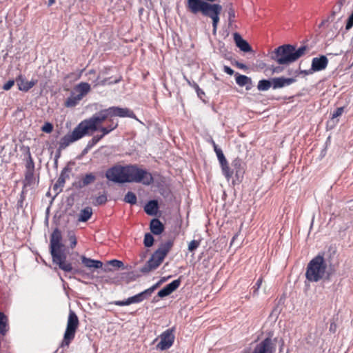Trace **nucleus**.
I'll use <instances>...</instances> for the list:
<instances>
[{
  "label": "nucleus",
  "mask_w": 353,
  "mask_h": 353,
  "mask_svg": "<svg viewBox=\"0 0 353 353\" xmlns=\"http://www.w3.org/2000/svg\"><path fill=\"white\" fill-rule=\"evenodd\" d=\"M118 117H129L135 118L136 116L133 111L127 108H120L117 106H112L106 109L101 110L99 112L92 115L90 118L83 120V121H95L94 125L96 129H89L87 134H90L95 131L101 132L100 134L94 136L91 140L88 141L87 147L90 148L96 145L105 135L110 134L119 125V121L114 118Z\"/></svg>",
  "instance_id": "nucleus-1"
},
{
  "label": "nucleus",
  "mask_w": 353,
  "mask_h": 353,
  "mask_svg": "<svg viewBox=\"0 0 353 353\" xmlns=\"http://www.w3.org/2000/svg\"><path fill=\"white\" fill-rule=\"evenodd\" d=\"M61 232L58 229L54 230L50 237V254L53 263L64 272L74 271V273H77L78 270H73L72 263L66 261V254L63 250L64 245L61 243Z\"/></svg>",
  "instance_id": "nucleus-2"
},
{
  "label": "nucleus",
  "mask_w": 353,
  "mask_h": 353,
  "mask_svg": "<svg viewBox=\"0 0 353 353\" xmlns=\"http://www.w3.org/2000/svg\"><path fill=\"white\" fill-rule=\"evenodd\" d=\"M327 264L323 254H319L307 264L305 277L310 282H318L323 279L329 280L332 272L327 270Z\"/></svg>",
  "instance_id": "nucleus-3"
},
{
  "label": "nucleus",
  "mask_w": 353,
  "mask_h": 353,
  "mask_svg": "<svg viewBox=\"0 0 353 353\" xmlns=\"http://www.w3.org/2000/svg\"><path fill=\"white\" fill-rule=\"evenodd\" d=\"M307 48L301 46L298 49L292 45H283L274 51L272 59L280 65H288L296 61L305 54Z\"/></svg>",
  "instance_id": "nucleus-4"
},
{
  "label": "nucleus",
  "mask_w": 353,
  "mask_h": 353,
  "mask_svg": "<svg viewBox=\"0 0 353 353\" xmlns=\"http://www.w3.org/2000/svg\"><path fill=\"white\" fill-rule=\"evenodd\" d=\"M95 121H81L71 133L63 137L59 143V150H64L71 143L81 139L87 135L89 129H96Z\"/></svg>",
  "instance_id": "nucleus-5"
},
{
  "label": "nucleus",
  "mask_w": 353,
  "mask_h": 353,
  "mask_svg": "<svg viewBox=\"0 0 353 353\" xmlns=\"http://www.w3.org/2000/svg\"><path fill=\"white\" fill-rule=\"evenodd\" d=\"M174 245L173 240H169L160 245L159 248L152 254L146 264L141 268V272L148 273L157 269L170 251Z\"/></svg>",
  "instance_id": "nucleus-6"
},
{
  "label": "nucleus",
  "mask_w": 353,
  "mask_h": 353,
  "mask_svg": "<svg viewBox=\"0 0 353 353\" xmlns=\"http://www.w3.org/2000/svg\"><path fill=\"white\" fill-rule=\"evenodd\" d=\"M125 183H141L149 185L153 183L152 174L137 165H125Z\"/></svg>",
  "instance_id": "nucleus-7"
},
{
  "label": "nucleus",
  "mask_w": 353,
  "mask_h": 353,
  "mask_svg": "<svg viewBox=\"0 0 353 353\" xmlns=\"http://www.w3.org/2000/svg\"><path fill=\"white\" fill-rule=\"evenodd\" d=\"M79 325V321L76 313L70 310L66 329L64 332L63 339L61 342V347H68L75 337L77 330Z\"/></svg>",
  "instance_id": "nucleus-8"
},
{
  "label": "nucleus",
  "mask_w": 353,
  "mask_h": 353,
  "mask_svg": "<svg viewBox=\"0 0 353 353\" xmlns=\"http://www.w3.org/2000/svg\"><path fill=\"white\" fill-rule=\"evenodd\" d=\"M105 177L113 182L125 183V166L114 165L107 170Z\"/></svg>",
  "instance_id": "nucleus-9"
},
{
  "label": "nucleus",
  "mask_w": 353,
  "mask_h": 353,
  "mask_svg": "<svg viewBox=\"0 0 353 353\" xmlns=\"http://www.w3.org/2000/svg\"><path fill=\"white\" fill-rule=\"evenodd\" d=\"M154 290V287L150 288L134 296L128 298L125 301H114L112 302V304H114L117 306H125L129 305L132 303H138L142 302L144 299L147 298V296H150Z\"/></svg>",
  "instance_id": "nucleus-10"
},
{
  "label": "nucleus",
  "mask_w": 353,
  "mask_h": 353,
  "mask_svg": "<svg viewBox=\"0 0 353 353\" xmlns=\"http://www.w3.org/2000/svg\"><path fill=\"white\" fill-rule=\"evenodd\" d=\"M175 328L171 327L167 329L159 336L160 341L157 345V349L160 350H165L169 349L174 343L175 339L174 335Z\"/></svg>",
  "instance_id": "nucleus-11"
},
{
  "label": "nucleus",
  "mask_w": 353,
  "mask_h": 353,
  "mask_svg": "<svg viewBox=\"0 0 353 353\" xmlns=\"http://www.w3.org/2000/svg\"><path fill=\"white\" fill-rule=\"evenodd\" d=\"M276 341L267 337L257 343L251 353H275Z\"/></svg>",
  "instance_id": "nucleus-12"
},
{
  "label": "nucleus",
  "mask_w": 353,
  "mask_h": 353,
  "mask_svg": "<svg viewBox=\"0 0 353 353\" xmlns=\"http://www.w3.org/2000/svg\"><path fill=\"white\" fill-rule=\"evenodd\" d=\"M16 82L19 90L28 92L37 84V80L28 81L23 75L19 74L16 78Z\"/></svg>",
  "instance_id": "nucleus-13"
},
{
  "label": "nucleus",
  "mask_w": 353,
  "mask_h": 353,
  "mask_svg": "<svg viewBox=\"0 0 353 353\" xmlns=\"http://www.w3.org/2000/svg\"><path fill=\"white\" fill-rule=\"evenodd\" d=\"M328 64V59L325 55L314 57L312 60L311 70L319 72L325 70Z\"/></svg>",
  "instance_id": "nucleus-14"
},
{
  "label": "nucleus",
  "mask_w": 353,
  "mask_h": 353,
  "mask_svg": "<svg viewBox=\"0 0 353 353\" xmlns=\"http://www.w3.org/2000/svg\"><path fill=\"white\" fill-rule=\"evenodd\" d=\"M295 81L296 79L294 78H285L284 77L272 79V88L274 90L288 86Z\"/></svg>",
  "instance_id": "nucleus-15"
},
{
  "label": "nucleus",
  "mask_w": 353,
  "mask_h": 353,
  "mask_svg": "<svg viewBox=\"0 0 353 353\" xmlns=\"http://www.w3.org/2000/svg\"><path fill=\"white\" fill-rule=\"evenodd\" d=\"M232 166L236 177L237 179L242 178L245 173V164L243 163L242 159L239 157L235 158L232 162Z\"/></svg>",
  "instance_id": "nucleus-16"
},
{
  "label": "nucleus",
  "mask_w": 353,
  "mask_h": 353,
  "mask_svg": "<svg viewBox=\"0 0 353 353\" xmlns=\"http://www.w3.org/2000/svg\"><path fill=\"white\" fill-rule=\"evenodd\" d=\"M233 37L236 46L239 48L241 50L245 52H250L252 50L249 43L244 40L239 33H234Z\"/></svg>",
  "instance_id": "nucleus-17"
},
{
  "label": "nucleus",
  "mask_w": 353,
  "mask_h": 353,
  "mask_svg": "<svg viewBox=\"0 0 353 353\" xmlns=\"http://www.w3.org/2000/svg\"><path fill=\"white\" fill-rule=\"evenodd\" d=\"M90 85L88 83L81 82L74 88V92L82 99L90 91Z\"/></svg>",
  "instance_id": "nucleus-18"
},
{
  "label": "nucleus",
  "mask_w": 353,
  "mask_h": 353,
  "mask_svg": "<svg viewBox=\"0 0 353 353\" xmlns=\"http://www.w3.org/2000/svg\"><path fill=\"white\" fill-rule=\"evenodd\" d=\"M150 229L152 233L159 235L163 232L164 225L158 219H154L150 222Z\"/></svg>",
  "instance_id": "nucleus-19"
},
{
  "label": "nucleus",
  "mask_w": 353,
  "mask_h": 353,
  "mask_svg": "<svg viewBox=\"0 0 353 353\" xmlns=\"http://www.w3.org/2000/svg\"><path fill=\"white\" fill-rule=\"evenodd\" d=\"M82 263L87 268H94L97 269L101 268L103 266V263L101 261L87 258L85 256L81 257Z\"/></svg>",
  "instance_id": "nucleus-20"
},
{
  "label": "nucleus",
  "mask_w": 353,
  "mask_h": 353,
  "mask_svg": "<svg viewBox=\"0 0 353 353\" xmlns=\"http://www.w3.org/2000/svg\"><path fill=\"white\" fill-rule=\"evenodd\" d=\"M224 176L229 181L234 174V170L230 167L227 160L219 163Z\"/></svg>",
  "instance_id": "nucleus-21"
},
{
  "label": "nucleus",
  "mask_w": 353,
  "mask_h": 353,
  "mask_svg": "<svg viewBox=\"0 0 353 353\" xmlns=\"http://www.w3.org/2000/svg\"><path fill=\"white\" fill-rule=\"evenodd\" d=\"M92 215V209L90 207H85L82 209L78 215V221L86 222L88 221Z\"/></svg>",
  "instance_id": "nucleus-22"
},
{
  "label": "nucleus",
  "mask_w": 353,
  "mask_h": 353,
  "mask_svg": "<svg viewBox=\"0 0 353 353\" xmlns=\"http://www.w3.org/2000/svg\"><path fill=\"white\" fill-rule=\"evenodd\" d=\"M36 183V179L34 177V170L26 171L25 179L23 181V188L27 186H33Z\"/></svg>",
  "instance_id": "nucleus-23"
},
{
  "label": "nucleus",
  "mask_w": 353,
  "mask_h": 353,
  "mask_svg": "<svg viewBox=\"0 0 353 353\" xmlns=\"http://www.w3.org/2000/svg\"><path fill=\"white\" fill-rule=\"evenodd\" d=\"M158 210V202L156 200L150 201L144 207V211L148 215H155Z\"/></svg>",
  "instance_id": "nucleus-24"
},
{
  "label": "nucleus",
  "mask_w": 353,
  "mask_h": 353,
  "mask_svg": "<svg viewBox=\"0 0 353 353\" xmlns=\"http://www.w3.org/2000/svg\"><path fill=\"white\" fill-rule=\"evenodd\" d=\"M82 99L81 97L72 92L71 95L65 100L64 105L66 108H73L79 103Z\"/></svg>",
  "instance_id": "nucleus-25"
},
{
  "label": "nucleus",
  "mask_w": 353,
  "mask_h": 353,
  "mask_svg": "<svg viewBox=\"0 0 353 353\" xmlns=\"http://www.w3.org/2000/svg\"><path fill=\"white\" fill-rule=\"evenodd\" d=\"M96 176L93 173H88L84 175L79 181V187L83 188L94 182Z\"/></svg>",
  "instance_id": "nucleus-26"
},
{
  "label": "nucleus",
  "mask_w": 353,
  "mask_h": 353,
  "mask_svg": "<svg viewBox=\"0 0 353 353\" xmlns=\"http://www.w3.org/2000/svg\"><path fill=\"white\" fill-rule=\"evenodd\" d=\"M69 172V169L68 168H65L61 172L59 177L58 178L56 184L54 185V188L59 186L63 187L65 183L66 179L69 178V174L68 172Z\"/></svg>",
  "instance_id": "nucleus-27"
},
{
  "label": "nucleus",
  "mask_w": 353,
  "mask_h": 353,
  "mask_svg": "<svg viewBox=\"0 0 353 353\" xmlns=\"http://www.w3.org/2000/svg\"><path fill=\"white\" fill-rule=\"evenodd\" d=\"M27 160L26 163V171L34 170V162L32 157V154L29 147L26 148Z\"/></svg>",
  "instance_id": "nucleus-28"
},
{
  "label": "nucleus",
  "mask_w": 353,
  "mask_h": 353,
  "mask_svg": "<svg viewBox=\"0 0 353 353\" xmlns=\"http://www.w3.org/2000/svg\"><path fill=\"white\" fill-rule=\"evenodd\" d=\"M236 82L239 86H245L247 84L251 83V79L245 75L236 73L235 74Z\"/></svg>",
  "instance_id": "nucleus-29"
},
{
  "label": "nucleus",
  "mask_w": 353,
  "mask_h": 353,
  "mask_svg": "<svg viewBox=\"0 0 353 353\" xmlns=\"http://www.w3.org/2000/svg\"><path fill=\"white\" fill-rule=\"evenodd\" d=\"M8 318L3 313L0 312V334L5 335L7 332Z\"/></svg>",
  "instance_id": "nucleus-30"
},
{
  "label": "nucleus",
  "mask_w": 353,
  "mask_h": 353,
  "mask_svg": "<svg viewBox=\"0 0 353 353\" xmlns=\"http://www.w3.org/2000/svg\"><path fill=\"white\" fill-rule=\"evenodd\" d=\"M110 265L114 268H120L123 267V263L117 259L109 261L105 265V271H112V268L109 267Z\"/></svg>",
  "instance_id": "nucleus-31"
},
{
  "label": "nucleus",
  "mask_w": 353,
  "mask_h": 353,
  "mask_svg": "<svg viewBox=\"0 0 353 353\" xmlns=\"http://www.w3.org/2000/svg\"><path fill=\"white\" fill-rule=\"evenodd\" d=\"M271 86H272V80L263 79L259 81L257 88L260 91H265L269 90Z\"/></svg>",
  "instance_id": "nucleus-32"
},
{
  "label": "nucleus",
  "mask_w": 353,
  "mask_h": 353,
  "mask_svg": "<svg viewBox=\"0 0 353 353\" xmlns=\"http://www.w3.org/2000/svg\"><path fill=\"white\" fill-rule=\"evenodd\" d=\"M124 201L131 205H134L137 202L136 194L132 192H128L125 195Z\"/></svg>",
  "instance_id": "nucleus-33"
},
{
  "label": "nucleus",
  "mask_w": 353,
  "mask_h": 353,
  "mask_svg": "<svg viewBox=\"0 0 353 353\" xmlns=\"http://www.w3.org/2000/svg\"><path fill=\"white\" fill-rule=\"evenodd\" d=\"M180 284L181 280L180 279H178L165 285V288L168 290L169 293L171 294L179 287Z\"/></svg>",
  "instance_id": "nucleus-34"
},
{
  "label": "nucleus",
  "mask_w": 353,
  "mask_h": 353,
  "mask_svg": "<svg viewBox=\"0 0 353 353\" xmlns=\"http://www.w3.org/2000/svg\"><path fill=\"white\" fill-rule=\"evenodd\" d=\"M144 245L147 248L151 247L154 243V237L150 233H146L143 240Z\"/></svg>",
  "instance_id": "nucleus-35"
},
{
  "label": "nucleus",
  "mask_w": 353,
  "mask_h": 353,
  "mask_svg": "<svg viewBox=\"0 0 353 353\" xmlns=\"http://www.w3.org/2000/svg\"><path fill=\"white\" fill-rule=\"evenodd\" d=\"M108 201L107 196L105 194H101L96 197L93 202L94 205H101L105 204Z\"/></svg>",
  "instance_id": "nucleus-36"
},
{
  "label": "nucleus",
  "mask_w": 353,
  "mask_h": 353,
  "mask_svg": "<svg viewBox=\"0 0 353 353\" xmlns=\"http://www.w3.org/2000/svg\"><path fill=\"white\" fill-rule=\"evenodd\" d=\"M200 245L199 240H192L188 244V250L191 252H193L196 250Z\"/></svg>",
  "instance_id": "nucleus-37"
},
{
  "label": "nucleus",
  "mask_w": 353,
  "mask_h": 353,
  "mask_svg": "<svg viewBox=\"0 0 353 353\" xmlns=\"http://www.w3.org/2000/svg\"><path fill=\"white\" fill-rule=\"evenodd\" d=\"M214 150L216 154L219 163L227 160L221 149L219 148L218 147H215V149H214Z\"/></svg>",
  "instance_id": "nucleus-38"
},
{
  "label": "nucleus",
  "mask_w": 353,
  "mask_h": 353,
  "mask_svg": "<svg viewBox=\"0 0 353 353\" xmlns=\"http://www.w3.org/2000/svg\"><path fill=\"white\" fill-rule=\"evenodd\" d=\"M68 240L70 241V247L73 249L77 243V237L73 232L68 233Z\"/></svg>",
  "instance_id": "nucleus-39"
},
{
  "label": "nucleus",
  "mask_w": 353,
  "mask_h": 353,
  "mask_svg": "<svg viewBox=\"0 0 353 353\" xmlns=\"http://www.w3.org/2000/svg\"><path fill=\"white\" fill-rule=\"evenodd\" d=\"M344 112V107L337 108L332 113V119H336L340 117Z\"/></svg>",
  "instance_id": "nucleus-40"
},
{
  "label": "nucleus",
  "mask_w": 353,
  "mask_h": 353,
  "mask_svg": "<svg viewBox=\"0 0 353 353\" xmlns=\"http://www.w3.org/2000/svg\"><path fill=\"white\" fill-rule=\"evenodd\" d=\"M353 27V12L348 17L346 24H345V30H350Z\"/></svg>",
  "instance_id": "nucleus-41"
},
{
  "label": "nucleus",
  "mask_w": 353,
  "mask_h": 353,
  "mask_svg": "<svg viewBox=\"0 0 353 353\" xmlns=\"http://www.w3.org/2000/svg\"><path fill=\"white\" fill-rule=\"evenodd\" d=\"M53 130V126L50 123H46L43 127L42 130L46 133H50Z\"/></svg>",
  "instance_id": "nucleus-42"
},
{
  "label": "nucleus",
  "mask_w": 353,
  "mask_h": 353,
  "mask_svg": "<svg viewBox=\"0 0 353 353\" xmlns=\"http://www.w3.org/2000/svg\"><path fill=\"white\" fill-rule=\"evenodd\" d=\"M14 84V80L11 79L7 81L3 86L4 90H9Z\"/></svg>",
  "instance_id": "nucleus-43"
},
{
  "label": "nucleus",
  "mask_w": 353,
  "mask_h": 353,
  "mask_svg": "<svg viewBox=\"0 0 353 353\" xmlns=\"http://www.w3.org/2000/svg\"><path fill=\"white\" fill-rule=\"evenodd\" d=\"M228 17L230 23L234 21V19L235 18V12L233 8H230L228 10Z\"/></svg>",
  "instance_id": "nucleus-44"
},
{
  "label": "nucleus",
  "mask_w": 353,
  "mask_h": 353,
  "mask_svg": "<svg viewBox=\"0 0 353 353\" xmlns=\"http://www.w3.org/2000/svg\"><path fill=\"white\" fill-rule=\"evenodd\" d=\"M170 294L169 293V292L167 290V288H165V286L163 288H162L161 290H160L158 292V296L159 297H164V296H168Z\"/></svg>",
  "instance_id": "nucleus-45"
},
{
  "label": "nucleus",
  "mask_w": 353,
  "mask_h": 353,
  "mask_svg": "<svg viewBox=\"0 0 353 353\" xmlns=\"http://www.w3.org/2000/svg\"><path fill=\"white\" fill-rule=\"evenodd\" d=\"M223 71L229 75H232L234 73V71L228 65H224Z\"/></svg>",
  "instance_id": "nucleus-46"
},
{
  "label": "nucleus",
  "mask_w": 353,
  "mask_h": 353,
  "mask_svg": "<svg viewBox=\"0 0 353 353\" xmlns=\"http://www.w3.org/2000/svg\"><path fill=\"white\" fill-rule=\"evenodd\" d=\"M337 325L334 322L330 323V332L334 333L336 331Z\"/></svg>",
  "instance_id": "nucleus-47"
},
{
  "label": "nucleus",
  "mask_w": 353,
  "mask_h": 353,
  "mask_svg": "<svg viewBox=\"0 0 353 353\" xmlns=\"http://www.w3.org/2000/svg\"><path fill=\"white\" fill-rule=\"evenodd\" d=\"M262 283H263V278H262V277H260V278L257 280V281H256V284H255V286H256V291H257V290L260 288V287H261V285Z\"/></svg>",
  "instance_id": "nucleus-48"
},
{
  "label": "nucleus",
  "mask_w": 353,
  "mask_h": 353,
  "mask_svg": "<svg viewBox=\"0 0 353 353\" xmlns=\"http://www.w3.org/2000/svg\"><path fill=\"white\" fill-rule=\"evenodd\" d=\"M196 92H197V94H198V96L199 97L201 98V94H204V92L203 90H201L198 85H196Z\"/></svg>",
  "instance_id": "nucleus-49"
},
{
  "label": "nucleus",
  "mask_w": 353,
  "mask_h": 353,
  "mask_svg": "<svg viewBox=\"0 0 353 353\" xmlns=\"http://www.w3.org/2000/svg\"><path fill=\"white\" fill-rule=\"evenodd\" d=\"M210 143L212 145L214 149H215V147H218L212 139H211V140L210 141Z\"/></svg>",
  "instance_id": "nucleus-50"
},
{
  "label": "nucleus",
  "mask_w": 353,
  "mask_h": 353,
  "mask_svg": "<svg viewBox=\"0 0 353 353\" xmlns=\"http://www.w3.org/2000/svg\"><path fill=\"white\" fill-rule=\"evenodd\" d=\"M55 3V0H48V6H51L52 4Z\"/></svg>",
  "instance_id": "nucleus-51"
},
{
  "label": "nucleus",
  "mask_w": 353,
  "mask_h": 353,
  "mask_svg": "<svg viewBox=\"0 0 353 353\" xmlns=\"http://www.w3.org/2000/svg\"><path fill=\"white\" fill-rule=\"evenodd\" d=\"M237 65L241 69H243L245 68V65H243V63H237Z\"/></svg>",
  "instance_id": "nucleus-52"
},
{
  "label": "nucleus",
  "mask_w": 353,
  "mask_h": 353,
  "mask_svg": "<svg viewBox=\"0 0 353 353\" xmlns=\"http://www.w3.org/2000/svg\"><path fill=\"white\" fill-rule=\"evenodd\" d=\"M301 73H303L305 74H308L311 73V72H309L307 70H303V71H301Z\"/></svg>",
  "instance_id": "nucleus-53"
},
{
  "label": "nucleus",
  "mask_w": 353,
  "mask_h": 353,
  "mask_svg": "<svg viewBox=\"0 0 353 353\" xmlns=\"http://www.w3.org/2000/svg\"><path fill=\"white\" fill-rule=\"evenodd\" d=\"M325 22H327V20L326 21H323L319 26L320 27L323 26L325 24Z\"/></svg>",
  "instance_id": "nucleus-54"
}]
</instances>
